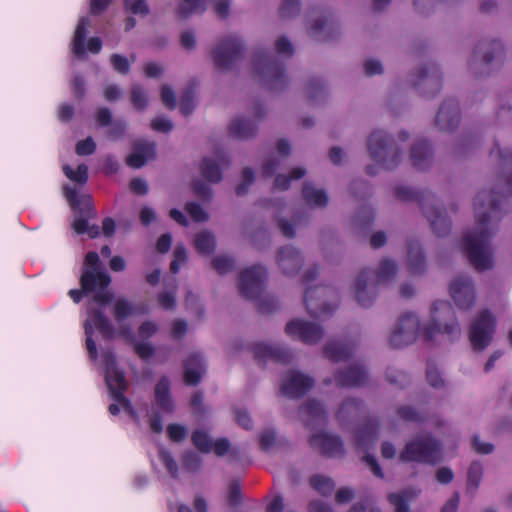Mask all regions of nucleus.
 Returning <instances> with one entry per match:
<instances>
[{"mask_svg":"<svg viewBox=\"0 0 512 512\" xmlns=\"http://www.w3.org/2000/svg\"><path fill=\"white\" fill-rule=\"evenodd\" d=\"M459 332V324L451 303L437 300L431 307V323L429 325L421 330L418 317L413 313H405L399 318L389 342L392 348L399 349L413 343L420 333L426 342H430L438 333L458 335Z\"/></svg>","mask_w":512,"mask_h":512,"instance_id":"nucleus-2","label":"nucleus"},{"mask_svg":"<svg viewBox=\"0 0 512 512\" xmlns=\"http://www.w3.org/2000/svg\"><path fill=\"white\" fill-rule=\"evenodd\" d=\"M482 52V62L483 64L488 65L495 57H500L503 54L504 46L502 42L498 40H493L489 43L481 42L476 46L473 56L476 58L478 54Z\"/></svg>","mask_w":512,"mask_h":512,"instance_id":"nucleus-34","label":"nucleus"},{"mask_svg":"<svg viewBox=\"0 0 512 512\" xmlns=\"http://www.w3.org/2000/svg\"><path fill=\"white\" fill-rule=\"evenodd\" d=\"M194 246L200 254H211L216 247L215 237L209 231H201L195 235Z\"/></svg>","mask_w":512,"mask_h":512,"instance_id":"nucleus-39","label":"nucleus"},{"mask_svg":"<svg viewBox=\"0 0 512 512\" xmlns=\"http://www.w3.org/2000/svg\"><path fill=\"white\" fill-rule=\"evenodd\" d=\"M300 411L308 417L306 423V426L308 427L315 424L325 425L327 422V411L324 405L316 399H309L306 401L300 407Z\"/></svg>","mask_w":512,"mask_h":512,"instance_id":"nucleus-30","label":"nucleus"},{"mask_svg":"<svg viewBox=\"0 0 512 512\" xmlns=\"http://www.w3.org/2000/svg\"><path fill=\"white\" fill-rule=\"evenodd\" d=\"M178 512H208V504L206 499L198 494L195 496L193 501V509L186 504H179L177 508Z\"/></svg>","mask_w":512,"mask_h":512,"instance_id":"nucleus-54","label":"nucleus"},{"mask_svg":"<svg viewBox=\"0 0 512 512\" xmlns=\"http://www.w3.org/2000/svg\"><path fill=\"white\" fill-rule=\"evenodd\" d=\"M63 172L70 180L79 184H84L88 180V168L85 164L78 165L76 170L66 165L63 167Z\"/></svg>","mask_w":512,"mask_h":512,"instance_id":"nucleus-48","label":"nucleus"},{"mask_svg":"<svg viewBox=\"0 0 512 512\" xmlns=\"http://www.w3.org/2000/svg\"><path fill=\"white\" fill-rule=\"evenodd\" d=\"M496 328V320L488 311H481L474 319L469 330V340L475 351L487 348L493 338Z\"/></svg>","mask_w":512,"mask_h":512,"instance_id":"nucleus-12","label":"nucleus"},{"mask_svg":"<svg viewBox=\"0 0 512 512\" xmlns=\"http://www.w3.org/2000/svg\"><path fill=\"white\" fill-rule=\"evenodd\" d=\"M161 100L166 108L173 110L176 107V96L173 89L168 85L161 87Z\"/></svg>","mask_w":512,"mask_h":512,"instance_id":"nucleus-63","label":"nucleus"},{"mask_svg":"<svg viewBox=\"0 0 512 512\" xmlns=\"http://www.w3.org/2000/svg\"><path fill=\"white\" fill-rule=\"evenodd\" d=\"M96 151V143L92 137L80 140L76 143L75 152L79 156H88Z\"/></svg>","mask_w":512,"mask_h":512,"instance_id":"nucleus-60","label":"nucleus"},{"mask_svg":"<svg viewBox=\"0 0 512 512\" xmlns=\"http://www.w3.org/2000/svg\"><path fill=\"white\" fill-rule=\"evenodd\" d=\"M194 100L195 96L193 88L190 87L182 93L179 105V109L182 115L189 116L192 114L195 108Z\"/></svg>","mask_w":512,"mask_h":512,"instance_id":"nucleus-49","label":"nucleus"},{"mask_svg":"<svg viewBox=\"0 0 512 512\" xmlns=\"http://www.w3.org/2000/svg\"><path fill=\"white\" fill-rule=\"evenodd\" d=\"M130 99L133 107L138 111H143L148 106V96L146 90L139 84H133L130 91Z\"/></svg>","mask_w":512,"mask_h":512,"instance_id":"nucleus-44","label":"nucleus"},{"mask_svg":"<svg viewBox=\"0 0 512 512\" xmlns=\"http://www.w3.org/2000/svg\"><path fill=\"white\" fill-rule=\"evenodd\" d=\"M89 24L90 21L86 17H82L78 21L72 42V51L76 56L80 57L83 56L85 53L84 43L87 34V27L89 26Z\"/></svg>","mask_w":512,"mask_h":512,"instance_id":"nucleus-37","label":"nucleus"},{"mask_svg":"<svg viewBox=\"0 0 512 512\" xmlns=\"http://www.w3.org/2000/svg\"><path fill=\"white\" fill-rule=\"evenodd\" d=\"M147 313V308L145 304L141 305H133L128 299L121 297L118 298L113 305L112 314L114 320L121 324L124 320H126L129 316L145 314Z\"/></svg>","mask_w":512,"mask_h":512,"instance_id":"nucleus-28","label":"nucleus"},{"mask_svg":"<svg viewBox=\"0 0 512 512\" xmlns=\"http://www.w3.org/2000/svg\"><path fill=\"white\" fill-rule=\"evenodd\" d=\"M276 441V433L274 430H265L259 436V444L263 451H268L273 447Z\"/></svg>","mask_w":512,"mask_h":512,"instance_id":"nucleus-64","label":"nucleus"},{"mask_svg":"<svg viewBox=\"0 0 512 512\" xmlns=\"http://www.w3.org/2000/svg\"><path fill=\"white\" fill-rule=\"evenodd\" d=\"M308 442L313 449L327 457L343 456L345 452L342 439L326 432L312 434Z\"/></svg>","mask_w":512,"mask_h":512,"instance_id":"nucleus-18","label":"nucleus"},{"mask_svg":"<svg viewBox=\"0 0 512 512\" xmlns=\"http://www.w3.org/2000/svg\"><path fill=\"white\" fill-rule=\"evenodd\" d=\"M285 332L288 336L309 345L318 343L324 334L320 325L302 319L289 321L286 324Z\"/></svg>","mask_w":512,"mask_h":512,"instance_id":"nucleus-16","label":"nucleus"},{"mask_svg":"<svg viewBox=\"0 0 512 512\" xmlns=\"http://www.w3.org/2000/svg\"><path fill=\"white\" fill-rule=\"evenodd\" d=\"M395 197L402 202H416L423 214L428 219L432 231L439 237L445 236L451 229V220L444 211L436 206L435 196L430 191L414 190L410 187L399 185L394 189Z\"/></svg>","mask_w":512,"mask_h":512,"instance_id":"nucleus-3","label":"nucleus"},{"mask_svg":"<svg viewBox=\"0 0 512 512\" xmlns=\"http://www.w3.org/2000/svg\"><path fill=\"white\" fill-rule=\"evenodd\" d=\"M325 92V85L320 78H311L307 84V94L310 99H317Z\"/></svg>","mask_w":512,"mask_h":512,"instance_id":"nucleus-59","label":"nucleus"},{"mask_svg":"<svg viewBox=\"0 0 512 512\" xmlns=\"http://www.w3.org/2000/svg\"><path fill=\"white\" fill-rule=\"evenodd\" d=\"M156 145L154 142L139 140L133 144V152L127 157L126 164L134 169L143 167L148 160L154 159Z\"/></svg>","mask_w":512,"mask_h":512,"instance_id":"nucleus-23","label":"nucleus"},{"mask_svg":"<svg viewBox=\"0 0 512 512\" xmlns=\"http://www.w3.org/2000/svg\"><path fill=\"white\" fill-rule=\"evenodd\" d=\"M255 174L252 168L245 167L242 170V182L236 187V194L242 196L246 194L248 187L254 182Z\"/></svg>","mask_w":512,"mask_h":512,"instance_id":"nucleus-56","label":"nucleus"},{"mask_svg":"<svg viewBox=\"0 0 512 512\" xmlns=\"http://www.w3.org/2000/svg\"><path fill=\"white\" fill-rule=\"evenodd\" d=\"M503 195L495 190L480 191L474 199L476 228L468 231L461 239V249L465 252L470 264L477 271L489 270L493 267L490 248L492 234L489 223L492 219L501 218L500 204Z\"/></svg>","mask_w":512,"mask_h":512,"instance_id":"nucleus-1","label":"nucleus"},{"mask_svg":"<svg viewBox=\"0 0 512 512\" xmlns=\"http://www.w3.org/2000/svg\"><path fill=\"white\" fill-rule=\"evenodd\" d=\"M94 328L102 335L105 339H112L115 334V329L109 319L100 310L93 309L88 312V318L84 323V331L86 335V349L88 351L91 360H96L98 357V351L96 343L93 339Z\"/></svg>","mask_w":512,"mask_h":512,"instance_id":"nucleus-10","label":"nucleus"},{"mask_svg":"<svg viewBox=\"0 0 512 512\" xmlns=\"http://www.w3.org/2000/svg\"><path fill=\"white\" fill-rule=\"evenodd\" d=\"M193 445L202 453H209L212 450V441L207 432L198 429L191 435Z\"/></svg>","mask_w":512,"mask_h":512,"instance_id":"nucleus-46","label":"nucleus"},{"mask_svg":"<svg viewBox=\"0 0 512 512\" xmlns=\"http://www.w3.org/2000/svg\"><path fill=\"white\" fill-rule=\"evenodd\" d=\"M276 261L283 274L287 276L296 275L303 265V257L300 251L290 245L278 250Z\"/></svg>","mask_w":512,"mask_h":512,"instance_id":"nucleus-21","label":"nucleus"},{"mask_svg":"<svg viewBox=\"0 0 512 512\" xmlns=\"http://www.w3.org/2000/svg\"><path fill=\"white\" fill-rule=\"evenodd\" d=\"M192 187H193V192H194V194L197 197H199V198H201L203 200L211 199V197H212V189L210 188L209 185H207L203 181H201V180H194L193 184H192Z\"/></svg>","mask_w":512,"mask_h":512,"instance_id":"nucleus-62","label":"nucleus"},{"mask_svg":"<svg viewBox=\"0 0 512 512\" xmlns=\"http://www.w3.org/2000/svg\"><path fill=\"white\" fill-rule=\"evenodd\" d=\"M200 171L202 177L211 183H218L222 180V170L218 163L210 158L202 160Z\"/></svg>","mask_w":512,"mask_h":512,"instance_id":"nucleus-38","label":"nucleus"},{"mask_svg":"<svg viewBox=\"0 0 512 512\" xmlns=\"http://www.w3.org/2000/svg\"><path fill=\"white\" fill-rule=\"evenodd\" d=\"M184 382L188 386H196L205 371L204 359L199 353L190 354L183 362Z\"/></svg>","mask_w":512,"mask_h":512,"instance_id":"nucleus-25","label":"nucleus"},{"mask_svg":"<svg viewBox=\"0 0 512 512\" xmlns=\"http://www.w3.org/2000/svg\"><path fill=\"white\" fill-rule=\"evenodd\" d=\"M354 351V346L350 342H328L323 348L325 358L331 362L338 363L348 360Z\"/></svg>","mask_w":512,"mask_h":512,"instance_id":"nucleus-31","label":"nucleus"},{"mask_svg":"<svg viewBox=\"0 0 512 512\" xmlns=\"http://www.w3.org/2000/svg\"><path fill=\"white\" fill-rule=\"evenodd\" d=\"M314 379L297 370H291L282 381L280 392L291 399L303 397L314 386Z\"/></svg>","mask_w":512,"mask_h":512,"instance_id":"nucleus-15","label":"nucleus"},{"mask_svg":"<svg viewBox=\"0 0 512 512\" xmlns=\"http://www.w3.org/2000/svg\"><path fill=\"white\" fill-rule=\"evenodd\" d=\"M79 283L86 294H92L97 290L107 289L111 283V277L100 269H83Z\"/></svg>","mask_w":512,"mask_h":512,"instance_id":"nucleus-22","label":"nucleus"},{"mask_svg":"<svg viewBox=\"0 0 512 512\" xmlns=\"http://www.w3.org/2000/svg\"><path fill=\"white\" fill-rule=\"evenodd\" d=\"M64 196L70 207L80 214L73 220L72 228L79 234H85L88 231V219L95 216L93 209V200L89 195H79L75 188L66 186L64 188Z\"/></svg>","mask_w":512,"mask_h":512,"instance_id":"nucleus-9","label":"nucleus"},{"mask_svg":"<svg viewBox=\"0 0 512 512\" xmlns=\"http://www.w3.org/2000/svg\"><path fill=\"white\" fill-rule=\"evenodd\" d=\"M412 497V493L408 489H405L397 493H390L387 499L394 507L395 512H410L409 503Z\"/></svg>","mask_w":512,"mask_h":512,"instance_id":"nucleus-40","label":"nucleus"},{"mask_svg":"<svg viewBox=\"0 0 512 512\" xmlns=\"http://www.w3.org/2000/svg\"><path fill=\"white\" fill-rule=\"evenodd\" d=\"M411 161L414 168L424 171L430 167L432 149L426 140L417 141L411 148Z\"/></svg>","mask_w":512,"mask_h":512,"instance_id":"nucleus-29","label":"nucleus"},{"mask_svg":"<svg viewBox=\"0 0 512 512\" xmlns=\"http://www.w3.org/2000/svg\"><path fill=\"white\" fill-rule=\"evenodd\" d=\"M242 499L241 486L238 481H232L228 487L227 501L230 506L235 507Z\"/></svg>","mask_w":512,"mask_h":512,"instance_id":"nucleus-61","label":"nucleus"},{"mask_svg":"<svg viewBox=\"0 0 512 512\" xmlns=\"http://www.w3.org/2000/svg\"><path fill=\"white\" fill-rule=\"evenodd\" d=\"M234 264V259L229 256L218 255L212 260V266L219 274H225L233 270Z\"/></svg>","mask_w":512,"mask_h":512,"instance_id":"nucleus-52","label":"nucleus"},{"mask_svg":"<svg viewBox=\"0 0 512 512\" xmlns=\"http://www.w3.org/2000/svg\"><path fill=\"white\" fill-rule=\"evenodd\" d=\"M450 296L462 310L471 309L476 300V293L472 278L467 275L455 277L449 287Z\"/></svg>","mask_w":512,"mask_h":512,"instance_id":"nucleus-14","label":"nucleus"},{"mask_svg":"<svg viewBox=\"0 0 512 512\" xmlns=\"http://www.w3.org/2000/svg\"><path fill=\"white\" fill-rule=\"evenodd\" d=\"M185 210L188 212L190 217L195 222H205L208 220V214L202 208V206L197 202H188L185 205Z\"/></svg>","mask_w":512,"mask_h":512,"instance_id":"nucleus-55","label":"nucleus"},{"mask_svg":"<svg viewBox=\"0 0 512 512\" xmlns=\"http://www.w3.org/2000/svg\"><path fill=\"white\" fill-rule=\"evenodd\" d=\"M441 451V443L431 434L418 435L406 443L399 458L404 463L436 464L441 461Z\"/></svg>","mask_w":512,"mask_h":512,"instance_id":"nucleus-8","label":"nucleus"},{"mask_svg":"<svg viewBox=\"0 0 512 512\" xmlns=\"http://www.w3.org/2000/svg\"><path fill=\"white\" fill-rule=\"evenodd\" d=\"M252 351L257 361L271 360L276 363L288 364L293 358L292 351L283 345L255 343L252 347Z\"/></svg>","mask_w":512,"mask_h":512,"instance_id":"nucleus-20","label":"nucleus"},{"mask_svg":"<svg viewBox=\"0 0 512 512\" xmlns=\"http://www.w3.org/2000/svg\"><path fill=\"white\" fill-rule=\"evenodd\" d=\"M268 277L266 267L260 264L242 270L238 277L239 294L249 300H256L262 294Z\"/></svg>","mask_w":512,"mask_h":512,"instance_id":"nucleus-11","label":"nucleus"},{"mask_svg":"<svg viewBox=\"0 0 512 512\" xmlns=\"http://www.w3.org/2000/svg\"><path fill=\"white\" fill-rule=\"evenodd\" d=\"M105 363V382L109 390L111 399L115 402L109 405L108 411L116 416L120 413V407L130 413H134L131 401L125 396L128 389V382L124 372L117 367L116 359L112 353L104 355Z\"/></svg>","mask_w":512,"mask_h":512,"instance_id":"nucleus-5","label":"nucleus"},{"mask_svg":"<svg viewBox=\"0 0 512 512\" xmlns=\"http://www.w3.org/2000/svg\"><path fill=\"white\" fill-rule=\"evenodd\" d=\"M363 411V403L359 399L349 398L343 401L336 413V419L340 425H344L348 420L358 416Z\"/></svg>","mask_w":512,"mask_h":512,"instance_id":"nucleus-35","label":"nucleus"},{"mask_svg":"<svg viewBox=\"0 0 512 512\" xmlns=\"http://www.w3.org/2000/svg\"><path fill=\"white\" fill-rule=\"evenodd\" d=\"M379 422L376 419H369L362 424L355 433V448L360 451L369 450L378 437Z\"/></svg>","mask_w":512,"mask_h":512,"instance_id":"nucleus-24","label":"nucleus"},{"mask_svg":"<svg viewBox=\"0 0 512 512\" xmlns=\"http://www.w3.org/2000/svg\"><path fill=\"white\" fill-rule=\"evenodd\" d=\"M483 475V467L479 462H473L469 469L467 475V491L474 493L481 482Z\"/></svg>","mask_w":512,"mask_h":512,"instance_id":"nucleus-45","label":"nucleus"},{"mask_svg":"<svg viewBox=\"0 0 512 512\" xmlns=\"http://www.w3.org/2000/svg\"><path fill=\"white\" fill-rule=\"evenodd\" d=\"M397 415L405 422L422 423L428 420L426 412L417 410L409 405H402L398 407Z\"/></svg>","mask_w":512,"mask_h":512,"instance_id":"nucleus-41","label":"nucleus"},{"mask_svg":"<svg viewBox=\"0 0 512 512\" xmlns=\"http://www.w3.org/2000/svg\"><path fill=\"white\" fill-rule=\"evenodd\" d=\"M159 459L166 467L167 471L172 478L178 477V464L173 458L172 454L168 451L162 450L159 454Z\"/></svg>","mask_w":512,"mask_h":512,"instance_id":"nucleus-58","label":"nucleus"},{"mask_svg":"<svg viewBox=\"0 0 512 512\" xmlns=\"http://www.w3.org/2000/svg\"><path fill=\"white\" fill-rule=\"evenodd\" d=\"M438 72L437 66L435 64L425 65L418 69V81L414 82V86H418L422 81H428L429 83H435L438 87V90L442 87L441 79L434 75Z\"/></svg>","mask_w":512,"mask_h":512,"instance_id":"nucleus-43","label":"nucleus"},{"mask_svg":"<svg viewBox=\"0 0 512 512\" xmlns=\"http://www.w3.org/2000/svg\"><path fill=\"white\" fill-rule=\"evenodd\" d=\"M203 0H183L177 10V16L180 19L188 18L192 13L198 10L203 11Z\"/></svg>","mask_w":512,"mask_h":512,"instance_id":"nucleus-47","label":"nucleus"},{"mask_svg":"<svg viewBox=\"0 0 512 512\" xmlns=\"http://www.w3.org/2000/svg\"><path fill=\"white\" fill-rule=\"evenodd\" d=\"M243 51L241 39L235 35L228 36L220 40L213 50V62L218 69L227 70L242 57Z\"/></svg>","mask_w":512,"mask_h":512,"instance_id":"nucleus-13","label":"nucleus"},{"mask_svg":"<svg viewBox=\"0 0 512 512\" xmlns=\"http://www.w3.org/2000/svg\"><path fill=\"white\" fill-rule=\"evenodd\" d=\"M326 290V287H315L311 288L308 287L304 294V305L308 312V314L311 317H320L325 314H330L331 312L336 310V306H332L324 301H320L319 299H316L315 294L317 291Z\"/></svg>","mask_w":512,"mask_h":512,"instance_id":"nucleus-26","label":"nucleus"},{"mask_svg":"<svg viewBox=\"0 0 512 512\" xmlns=\"http://www.w3.org/2000/svg\"><path fill=\"white\" fill-rule=\"evenodd\" d=\"M182 465L186 471L195 473L201 469L202 459L195 452L189 451L184 453L182 457Z\"/></svg>","mask_w":512,"mask_h":512,"instance_id":"nucleus-51","label":"nucleus"},{"mask_svg":"<svg viewBox=\"0 0 512 512\" xmlns=\"http://www.w3.org/2000/svg\"><path fill=\"white\" fill-rule=\"evenodd\" d=\"M110 62L113 69L120 74L126 75L130 71L131 64L129 60L120 55V54H112L110 57Z\"/></svg>","mask_w":512,"mask_h":512,"instance_id":"nucleus-57","label":"nucleus"},{"mask_svg":"<svg viewBox=\"0 0 512 512\" xmlns=\"http://www.w3.org/2000/svg\"><path fill=\"white\" fill-rule=\"evenodd\" d=\"M253 74L271 91L283 90L288 85L285 65L266 50L254 54Z\"/></svg>","mask_w":512,"mask_h":512,"instance_id":"nucleus-6","label":"nucleus"},{"mask_svg":"<svg viewBox=\"0 0 512 512\" xmlns=\"http://www.w3.org/2000/svg\"><path fill=\"white\" fill-rule=\"evenodd\" d=\"M299 0H283L279 8V14L282 18H292L300 12Z\"/></svg>","mask_w":512,"mask_h":512,"instance_id":"nucleus-53","label":"nucleus"},{"mask_svg":"<svg viewBox=\"0 0 512 512\" xmlns=\"http://www.w3.org/2000/svg\"><path fill=\"white\" fill-rule=\"evenodd\" d=\"M407 261L409 273L421 275L426 270L425 253L417 240H410L407 245Z\"/></svg>","mask_w":512,"mask_h":512,"instance_id":"nucleus-27","label":"nucleus"},{"mask_svg":"<svg viewBox=\"0 0 512 512\" xmlns=\"http://www.w3.org/2000/svg\"><path fill=\"white\" fill-rule=\"evenodd\" d=\"M229 134L233 138L245 140L252 138L257 133L256 123L246 118H236L229 126Z\"/></svg>","mask_w":512,"mask_h":512,"instance_id":"nucleus-33","label":"nucleus"},{"mask_svg":"<svg viewBox=\"0 0 512 512\" xmlns=\"http://www.w3.org/2000/svg\"><path fill=\"white\" fill-rule=\"evenodd\" d=\"M460 123V106L456 99L445 100L436 115L435 126L440 131L450 132L455 130Z\"/></svg>","mask_w":512,"mask_h":512,"instance_id":"nucleus-19","label":"nucleus"},{"mask_svg":"<svg viewBox=\"0 0 512 512\" xmlns=\"http://www.w3.org/2000/svg\"><path fill=\"white\" fill-rule=\"evenodd\" d=\"M369 156L384 170H394L400 163L401 152L390 135L381 130L371 133L367 141Z\"/></svg>","mask_w":512,"mask_h":512,"instance_id":"nucleus-7","label":"nucleus"},{"mask_svg":"<svg viewBox=\"0 0 512 512\" xmlns=\"http://www.w3.org/2000/svg\"><path fill=\"white\" fill-rule=\"evenodd\" d=\"M302 196L308 205L320 208L325 207L329 200L324 189H317L309 182L303 184Z\"/></svg>","mask_w":512,"mask_h":512,"instance_id":"nucleus-36","label":"nucleus"},{"mask_svg":"<svg viewBox=\"0 0 512 512\" xmlns=\"http://www.w3.org/2000/svg\"><path fill=\"white\" fill-rule=\"evenodd\" d=\"M309 483L322 496H329L335 488L334 481L330 477L323 475H313L310 477Z\"/></svg>","mask_w":512,"mask_h":512,"instance_id":"nucleus-42","label":"nucleus"},{"mask_svg":"<svg viewBox=\"0 0 512 512\" xmlns=\"http://www.w3.org/2000/svg\"><path fill=\"white\" fill-rule=\"evenodd\" d=\"M398 271L397 263L391 259H383L376 272V280L372 281L373 271L369 268L363 269L355 281V298L357 303L368 308L374 303L378 285L392 280Z\"/></svg>","mask_w":512,"mask_h":512,"instance_id":"nucleus-4","label":"nucleus"},{"mask_svg":"<svg viewBox=\"0 0 512 512\" xmlns=\"http://www.w3.org/2000/svg\"><path fill=\"white\" fill-rule=\"evenodd\" d=\"M426 379L429 385H431L434 388H441L444 386L445 383L436 364L430 360L427 362Z\"/></svg>","mask_w":512,"mask_h":512,"instance_id":"nucleus-50","label":"nucleus"},{"mask_svg":"<svg viewBox=\"0 0 512 512\" xmlns=\"http://www.w3.org/2000/svg\"><path fill=\"white\" fill-rule=\"evenodd\" d=\"M367 370L362 365H352L344 370H339L334 374V379L325 378L324 385H330L333 381L337 387L352 388L364 386L367 382Z\"/></svg>","mask_w":512,"mask_h":512,"instance_id":"nucleus-17","label":"nucleus"},{"mask_svg":"<svg viewBox=\"0 0 512 512\" xmlns=\"http://www.w3.org/2000/svg\"><path fill=\"white\" fill-rule=\"evenodd\" d=\"M155 402L163 412L170 413L174 410L170 395V380L166 376L161 377L155 386Z\"/></svg>","mask_w":512,"mask_h":512,"instance_id":"nucleus-32","label":"nucleus"}]
</instances>
